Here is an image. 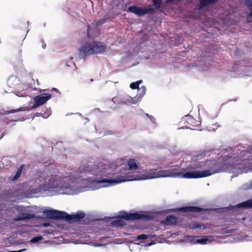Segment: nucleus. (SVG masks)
Returning <instances> with one entry per match:
<instances>
[{"label":"nucleus","mask_w":252,"mask_h":252,"mask_svg":"<svg viewBox=\"0 0 252 252\" xmlns=\"http://www.w3.org/2000/svg\"><path fill=\"white\" fill-rule=\"evenodd\" d=\"M128 168L129 170H136L138 169V164L136 163L135 159H130L127 161Z\"/></svg>","instance_id":"nucleus-15"},{"label":"nucleus","mask_w":252,"mask_h":252,"mask_svg":"<svg viewBox=\"0 0 252 252\" xmlns=\"http://www.w3.org/2000/svg\"><path fill=\"white\" fill-rule=\"evenodd\" d=\"M142 82V80H139L136 82H133L130 84V87L133 90L137 89L138 90L142 89L143 95L144 94H145V92H146L145 88L144 87H142L141 89H140L139 88V84H141Z\"/></svg>","instance_id":"nucleus-17"},{"label":"nucleus","mask_w":252,"mask_h":252,"mask_svg":"<svg viewBox=\"0 0 252 252\" xmlns=\"http://www.w3.org/2000/svg\"><path fill=\"white\" fill-rule=\"evenodd\" d=\"M200 226L199 225H197L195 226V228H200Z\"/></svg>","instance_id":"nucleus-45"},{"label":"nucleus","mask_w":252,"mask_h":252,"mask_svg":"<svg viewBox=\"0 0 252 252\" xmlns=\"http://www.w3.org/2000/svg\"><path fill=\"white\" fill-rule=\"evenodd\" d=\"M43 213L48 219L54 220H63L64 216L67 215V213L65 212L53 209H45Z\"/></svg>","instance_id":"nucleus-5"},{"label":"nucleus","mask_w":252,"mask_h":252,"mask_svg":"<svg viewBox=\"0 0 252 252\" xmlns=\"http://www.w3.org/2000/svg\"><path fill=\"white\" fill-rule=\"evenodd\" d=\"M12 110H17V111H19V110H22L21 108H18L17 109H12Z\"/></svg>","instance_id":"nucleus-43"},{"label":"nucleus","mask_w":252,"mask_h":252,"mask_svg":"<svg viewBox=\"0 0 252 252\" xmlns=\"http://www.w3.org/2000/svg\"><path fill=\"white\" fill-rule=\"evenodd\" d=\"M237 208H241L245 209L252 208V199H250L246 201H243L235 205H230L228 207V209L230 210L235 209Z\"/></svg>","instance_id":"nucleus-10"},{"label":"nucleus","mask_w":252,"mask_h":252,"mask_svg":"<svg viewBox=\"0 0 252 252\" xmlns=\"http://www.w3.org/2000/svg\"><path fill=\"white\" fill-rule=\"evenodd\" d=\"M175 211L178 212H181L183 213H189V212H200L204 210V209L200 207L196 206H187L179 207L174 209Z\"/></svg>","instance_id":"nucleus-9"},{"label":"nucleus","mask_w":252,"mask_h":252,"mask_svg":"<svg viewBox=\"0 0 252 252\" xmlns=\"http://www.w3.org/2000/svg\"><path fill=\"white\" fill-rule=\"evenodd\" d=\"M7 113H3L2 115H8L9 117L10 120L12 121H24L27 120V118H24L18 115L16 113L19 111H7Z\"/></svg>","instance_id":"nucleus-12"},{"label":"nucleus","mask_w":252,"mask_h":252,"mask_svg":"<svg viewBox=\"0 0 252 252\" xmlns=\"http://www.w3.org/2000/svg\"><path fill=\"white\" fill-rule=\"evenodd\" d=\"M41 42L42 43V47L43 49H45V48L46 47V44L45 43V42L44 41V40H41Z\"/></svg>","instance_id":"nucleus-35"},{"label":"nucleus","mask_w":252,"mask_h":252,"mask_svg":"<svg viewBox=\"0 0 252 252\" xmlns=\"http://www.w3.org/2000/svg\"><path fill=\"white\" fill-rule=\"evenodd\" d=\"M211 242V241L209 240L206 237H202L200 238H197V240L196 241V243L198 244L205 245L208 243Z\"/></svg>","instance_id":"nucleus-20"},{"label":"nucleus","mask_w":252,"mask_h":252,"mask_svg":"<svg viewBox=\"0 0 252 252\" xmlns=\"http://www.w3.org/2000/svg\"><path fill=\"white\" fill-rule=\"evenodd\" d=\"M133 98L131 97H130L129 99L126 100L125 102L124 101V103L126 104H131L134 103V102L132 101Z\"/></svg>","instance_id":"nucleus-31"},{"label":"nucleus","mask_w":252,"mask_h":252,"mask_svg":"<svg viewBox=\"0 0 252 252\" xmlns=\"http://www.w3.org/2000/svg\"><path fill=\"white\" fill-rule=\"evenodd\" d=\"M78 115L79 116L81 119H84V120H85V122L84 123V124H85L86 123H88L89 121V120L88 118H84L81 114H80V113H67L66 114H65V116H69V115Z\"/></svg>","instance_id":"nucleus-23"},{"label":"nucleus","mask_w":252,"mask_h":252,"mask_svg":"<svg viewBox=\"0 0 252 252\" xmlns=\"http://www.w3.org/2000/svg\"><path fill=\"white\" fill-rule=\"evenodd\" d=\"M34 215L30 213H21L18 214L13 220L15 221H27L35 218Z\"/></svg>","instance_id":"nucleus-11"},{"label":"nucleus","mask_w":252,"mask_h":252,"mask_svg":"<svg viewBox=\"0 0 252 252\" xmlns=\"http://www.w3.org/2000/svg\"><path fill=\"white\" fill-rule=\"evenodd\" d=\"M107 17L104 16L102 19H99L95 22V26L96 27L101 26L106 22Z\"/></svg>","instance_id":"nucleus-24"},{"label":"nucleus","mask_w":252,"mask_h":252,"mask_svg":"<svg viewBox=\"0 0 252 252\" xmlns=\"http://www.w3.org/2000/svg\"><path fill=\"white\" fill-rule=\"evenodd\" d=\"M51 111H42L41 112H36L34 114V116H32V120L34 117H41L43 119L48 118L51 115Z\"/></svg>","instance_id":"nucleus-16"},{"label":"nucleus","mask_w":252,"mask_h":252,"mask_svg":"<svg viewBox=\"0 0 252 252\" xmlns=\"http://www.w3.org/2000/svg\"><path fill=\"white\" fill-rule=\"evenodd\" d=\"M173 0H168V1H172Z\"/></svg>","instance_id":"nucleus-52"},{"label":"nucleus","mask_w":252,"mask_h":252,"mask_svg":"<svg viewBox=\"0 0 252 252\" xmlns=\"http://www.w3.org/2000/svg\"><path fill=\"white\" fill-rule=\"evenodd\" d=\"M119 217L128 221H135L139 220H151L153 219L152 215L145 212H135L128 213L124 211L119 212Z\"/></svg>","instance_id":"nucleus-4"},{"label":"nucleus","mask_w":252,"mask_h":252,"mask_svg":"<svg viewBox=\"0 0 252 252\" xmlns=\"http://www.w3.org/2000/svg\"><path fill=\"white\" fill-rule=\"evenodd\" d=\"M217 1V0H215V1Z\"/></svg>","instance_id":"nucleus-53"},{"label":"nucleus","mask_w":252,"mask_h":252,"mask_svg":"<svg viewBox=\"0 0 252 252\" xmlns=\"http://www.w3.org/2000/svg\"><path fill=\"white\" fill-rule=\"evenodd\" d=\"M216 2L215 0H200L198 9H202L204 7Z\"/></svg>","instance_id":"nucleus-14"},{"label":"nucleus","mask_w":252,"mask_h":252,"mask_svg":"<svg viewBox=\"0 0 252 252\" xmlns=\"http://www.w3.org/2000/svg\"><path fill=\"white\" fill-rule=\"evenodd\" d=\"M252 20V14L251 15V11L248 15V16L247 17V21L248 22H251Z\"/></svg>","instance_id":"nucleus-32"},{"label":"nucleus","mask_w":252,"mask_h":252,"mask_svg":"<svg viewBox=\"0 0 252 252\" xmlns=\"http://www.w3.org/2000/svg\"><path fill=\"white\" fill-rule=\"evenodd\" d=\"M134 240H137V241L143 240H146L147 239H148V237H147V234H140V235L136 236V237H135L134 238Z\"/></svg>","instance_id":"nucleus-25"},{"label":"nucleus","mask_w":252,"mask_h":252,"mask_svg":"<svg viewBox=\"0 0 252 252\" xmlns=\"http://www.w3.org/2000/svg\"><path fill=\"white\" fill-rule=\"evenodd\" d=\"M101 245H102L101 244H99V245L96 244L95 246H101Z\"/></svg>","instance_id":"nucleus-47"},{"label":"nucleus","mask_w":252,"mask_h":252,"mask_svg":"<svg viewBox=\"0 0 252 252\" xmlns=\"http://www.w3.org/2000/svg\"><path fill=\"white\" fill-rule=\"evenodd\" d=\"M143 116H146L147 117H148L151 121V122L155 125L154 127H156L157 126V124L156 123V119L152 115H150L147 113H144L143 114Z\"/></svg>","instance_id":"nucleus-26"},{"label":"nucleus","mask_w":252,"mask_h":252,"mask_svg":"<svg viewBox=\"0 0 252 252\" xmlns=\"http://www.w3.org/2000/svg\"><path fill=\"white\" fill-rule=\"evenodd\" d=\"M185 117L186 118H189V119H188V120H189L190 121V122H192V121L191 120L193 119V118L192 116H191L190 115H185Z\"/></svg>","instance_id":"nucleus-36"},{"label":"nucleus","mask_w":252,"mask_h":252,"mask_svg":"<svg viewBox=\"0 0 252 252\" xmlns=\"http://www.w3.org/2000/svg\"><path fill=\"white\" fill-rule=\"evenodd\" d=\"M178 222V218L176 217H174L172 215L167 216L165 220H164L163 223H164L167 226H171L173 225H176Z\"/></svg>","instance_id":"nucleus-13"},{"label":"nucleus","mask_w":252,"mask_h":252,"mask_svg":"<svg viewBox=\"0 0 252 252\" xmlns=\"http://www.w3.org/2000/svg\"><path fill=\"white\" fill-rule=\"evenodd\" d=\"M135 244H137V245H138L139 244L138 243H134Z\"/></svg>","instance_id":"nucleus-51"},{"label":"nucleus","mask_w":252,"mask_h":252,"mask_svg":"<svg viewBox=\"0 0 252 252\" xmlns=\"http://www.w3.org/2000/svg\"><path fill=\"white\" fill-rule=\"evenodd\" d=\"M106 49V45L100 41L86 42L79 49V54L85 59L91 55L102 53L105 51Z\"/></svg>","instance_id":"nucleus-3"},{"label":"nucleus","mask_w":252,"mask_h":252,"mask_svg":"<svg viewBox=\"0 0 252 252\" xmlns=\"http://www.w3.org/2000/svg\"><path fill=\"white\" fill-rule=\"evenodd\" d=\"M111 224L114 227H123L126 225V222L122 219H118L113 220Z\"/></svg>","instance_id":"nucleus-18"},{"label":"nucleus","mask_w":252,"mask_h":252,"mask_svg":"<svg viewBox=\"0 0 252 252\" xmlns=\"http://www.w3.org/2000/svg\"><path fill=\"white\" fill-rule=\"evenodd\" d=\"M219 127V125L217 124H215L213 126H208L206 128L207 130L209 131H215L216 129Z\"/></svg>","instance_id":"nucleus-29"},{"label":"nucleus","mask_w":252,"mask_h":252,"mask_svg":"<svg viewBox=\"0 0 252 252\" xmlns=\"http://www.w3.org/2000/svg\"><path fill=\"white\" fill-rule=\"evenodd\" d=\"M222 152L223 154L229 155L227 156L224 172L241 174L247 173L251 170L252 159L250 150H240L237 147H228L223 149Z\"/></svg>","instance_id":"nucleus-2"},{"label":"nucleus","mask_w":252,"mask_h":252,"mask_svg":"<svg viewBox=\"0 0 252 252\" xmlns=\"http://www.w3.org/2000/svg\"><path fill=\"white\" fill-rule=\"evenodd\" d=\"M153 4L157 9L160 8L162 3V0H152Z\"/></svg>","instance_id":"nucleus-28"},{"label":"nucleus","mask_w":252,"mask_h":252,"mask_svg":"<svg viewBox=\"0 0 252 252\" xmlns=\"http://www.w3.org/2000/svg\"><path fill=\"white\" fill-rule=\"evenodd\" d=\"M63 142L62 141H58L56 143V145L58 147H61L63 145Z\"/></svg>","instance_id":"nucleus-37"},{"label":"nucleus","mask_w":252,"mask_h":252,"mask_svg":"<svg viewBox=\"0 0 252 252\" xmlns=\"http://www.w3.org/2000/svg\"><path fill=\"white\" fill-rule=\"evenodd\" d=\"M127 11L132 12L138 16H141L147 14L155 12V9L151 7L142 8L136 6H130L128 7Z\"/></svg>","instance_id":"nucleus-6"},{"label":"nucleus","mask_w":252,"mask_h":252,"mask_svg":"<svg viewBox=\"0 0 252 252\" xmlns=\"http://www.w3.org/2000/svg\"><path fill=\"white\" fill-rule=\"evenodd\" d=\"M95 132H97V131H96L97 130L95 127Z\"/></svg>","instance_id":"nucleus-48"},{"label":"nucleus","mask_w":252,"mask_h":252,"mask_svg":"<svg viewBox=\"0 0 252 252\" xmlns=\"http://www.w3.org/2000/svg\"><path fill=\"white\" fill-rule=\"evenodd\" d=\"M229 154H223L222 149L221 155L216 159H204L205 154L204 153H197L192 156L191 161L187 163L185 167L180 168L176 165L171 168L165 170L153 169L147 171L146 174L141 177H131L128 179L121 178L113 179V186L126 181H138L153 179L159 178H179L185 179H196L207 177L217 173L224 172L227 161V156Z\"/></svg>","instance_id":"nucleus-1"},{"label":"nucleus","mask_w":252,"mask_h":252,"mask_svg":"<svg viewBox=\"0 0 252 252\" xmlns=\"http://www.w3.org/2000/svg\"><path fill=\"white\" fill-rule=\"evenodd\" d=\"M247 6L251 10V15L252 14V0H246Z\"/></svg>","instance_id":"nucleus-30"},{"label":"nucleus","mask_w":252,"mask_h":252,"mask_svg":"<svg viewBox=\"0 0 252 252\" xmlns=\"http://www.w3.org/2000/svg\"><path fill=\"white\" fill-rule=\"evenodd\" d=\"M148 238H155L157 237V235L155 234H147Z\"/></svg>","instance_id":"nucleus-33"},{"label":"nucleus","mask_w":252,"mask_h":252,"mask_svg":"<svg viewBox=\"0 0 252 252\" xmlns=\"http://www.w3.org/2000/svg\"><path fill=\"white\" fill-rule=\"evenodd\" d=\"M85 217V214L83 212L79 211L75 214L69 215L67 213V215L64 216V220L69 223L77 222Z\"/></svg>","instance_id":"nucleus-8"},{"label":"nucleus","mask_w":252,"mask_h":252,"mask_svg":"<svg viewBox=\"0 0 252 252\" xmlns=\"http://www.w3.org/2000/svg\"><path fill=\"white\" fill-rule=\"evenodd\" d=\"M129 249H130V251H132V250H131V249H130V247H129Z\"/></svg>","instance_id":"nucleus-49"},{"label":"nucleus","mask_w":252,"mask_h":252,"mask_svg":"<svg viewBox=\"0 0 252 252\" xmlns=\"http://www.w3.org/2000/svg\"><path fill=\"white\" fill-rule=\"evenodd\" d=\"M197 236H187L185 237L186 241L190 242L192 244H196V241L197 240Z\"/></svg>","instance_id":"nucleus-21"},{"label":"nucleus","mask_w":252,"mask_h":252,"mask_svg":"<svg viewBox=\"0 0 252 252\" xmlns=\"http://www.w3.org/2000/svg\"><path fill=\"white\" fill-rule=\"evenodd\" d=\"M52 90H53V91H55V92H57V93H59V90H58L57 88H53V89H52Z\"/></svg>","instance_id":"nucleus-42"},{"label":"nucleus","mask_w":252,"mask_h":252,"mask_svg":"<svg viewBox=\"0 0 252 252\" xmlns=\"http://www.w3.org/2000/svg\"><path fill=\"white\" fill-rule=\"evenodd\" d=\"M242 189L244 190H248L252 189V181H251L249 183H246L243 185L242 187Z\"/></svg>","instance_id":"nucleus-27"},{"label":"nucleus","mask_w":252,"mask_h":252,"mask_svg":"<svg viewBox=\"0 0 252 252\" xmlns=\"http://www.w3.org/2000/svg\"><path fill=\"white\" fill-rule=\"evenodd\" d=\"M42 239L43 237L41 235L36 236L31 239L30 242L31 244H36L42 240Z\"/></svg>","instance_id":"nucleus-22"},{"label":"nucleus","mask_w":252,"mask_h":252,"mask_svg":"<svg viewBox=\"0 0 252 252\" xmlns=\"http://www.w3.org/2000/svg\"><path fill=\"white\" fill-rule=\"evenodd\" d=\"M25 167L24 164H21L19 167L18 168L17 171L16 172V173L15 175L13 176L12 178V181H16L17 180L20 175L22 174V171L23 170L24 167Z\"/></svg>","instance_id":"nucleus-19"},{"label":"nucleus","mask_w":252,"mask_h":252,"mask_svg":"<svg viewBox=\"0 0 252 252\" xmlns=\"http://www.w3.org/2000/svg\"><path fill=\"white\" fill-rule=\"evenodd\" d=\"M156 244V243H155V242L152 241V242H150V243H147V244H145V246H146V247H147V246H148V247H149V246H152V245H154V244Z\"/></svg>","instance_id":"nucleus-34"},{"label":"nucleus","mask_w":252,"mask_h":252,"mask_svg":"<svg viewBox=\"0 0 252 252\" xmlns=\"http://www.w3.org/2000/svg\"><path fill=\"white\" fill-rule=\"evenodd\" d=\"M217 116H218V114H217V113H216V114H215V116H214V118L217 117Z\"/></svg>","instance_id":"nucleus-46"},{"label":"nucleus","mask_w":252,"mask_h":252,"mask_svg":"<svg viewBox=\"0 0 252 252\" xmlns=\"http://www.w3.org/2000/svg\"><path fill=\"white\" fill-rule=\"evenodd\" d=\"M235 231V230L234 229H229L227 230V232L228 233H232Z\"/></svg>","instance_id":"nucleus-41"},{"label":"nucleus","mask_w":252,"mask_h":252,"mask_svg":"<svg viewBox=\"0 0 252 252\" xmlns=\"http://www.w3.org/2000/svg\"><path fill=\"white\" fill-rule=\"evenodd\" d=\"M51 97V94L49 93H43L34 97V103L32 106V108H35L48 100Z\"/></svg>","instance_id":"nucleus-7"},{"label":"nucleus","mask_w":252,"mask_h":252,"mask_svg":"<svg viewBox=\"0 0 252 252\" xmlns=\"http://www.w3.org/2000/svg\"><path fill=\"white\" fill-rule=\"evenodd\" d=\"M26 250V249H22V250H20L19 251H9V252H22L23 251H25Z\"/></svg>","instance_id":"nucleus-38"},{"label":"nucleus","mask_w":252,"mask_h":252,"mask_svg":"<svg viewBox=\"0 0 252 252\" xmlns=\"http://www.w3.org/2000/svg\"><path fill=\"white\" fill-rule=\"evenodd\" d=\"M8 117H7V119H8V117L9 118V117L8 116L9 115H7Z\"/></svg>","instance_id":"nucleus-50"},{"label":"nucleus","mask_w":252,"mask_h":252,"mask_svg":"<svg viewBox=\"0 0 252 252\" xmlns=\"http://www.w3.org/2000/svg\"><path fill=\"white\" fill-rule=\"evenodd\" d=\"M50 225V224L49 222H44L43 223V226L44 227H48V226H49Z\"/></svg>","instance_id":"nucleus-39"},{"label":"nucleus","mask_w":252,"mask_h":252,"mask_svg":"<svg viewBox=\"0 0 252 252\" xmlns=\"http://www.w3.org/2000/svg\"><path fill=\"white\" fill-rule=\"evenodd\" d=\"M4 136V134L2 133L1 136H0V139H1Z\"/></svg>","instance_id":"nucleus-44"},{"label":"nucleus","mask_w":252,"mask_h":252,"mask_svg":"<svg viewBox=\"0 0 252 252\" xmlns=\"http://www.w3.org/2000/svg\"><path fill=\"white\" fill-rule=\"evenodd\" d=\"M188 129V128H189V127L187 126H182V127H179L178 129Z\"/></svg>","instance_id":"nucleus-40"}]
</instances>
